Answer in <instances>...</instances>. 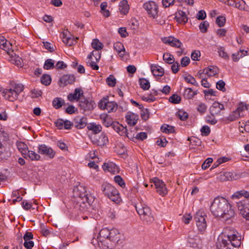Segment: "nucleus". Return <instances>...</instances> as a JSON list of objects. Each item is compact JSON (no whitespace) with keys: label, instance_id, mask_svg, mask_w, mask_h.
<instances>
[{"label":"nucleus","instance_id":"obj_1","mask_svg":"<svg viewBox=\"0 0 249 249\" xmlns=\"http://www.w3.org/2000/svg\"><path fill=\"white\" fill-rule=\"evenodd\" d=\"M210 210L215 216L225 221L231 220L235 215V211L228 200L222 196L216 197L212 203Z\"/></svg>","mask_w":249,"mask_h":249},{"label":"nucleus","instance_id":"obj_2","mask_svg":"<svg viewBox=\"0 0 249 249\" xmlns=\"http://www.w3.org/2000/svg\"><path fill=\"white\" fill-rule=\"evenodd\" d=\"M123 235L117 229L103 228L99 232L98 237L99 242L107 248L113 249L117 244L122 243Z\"/></svg>","mask_w":249,"mask_h":249},{"label":"nucleus","instance_id":"obj_3","mask_svg":"<svg viewBox=\"0 0 249 249\" xmlns=\"http://www.w3.org/2000/svg\"><path fill=\"white\" fill-rule=\"evenodd\" d=\"M23 89L24 86L22 84H11L9 89H4L2 93L5 99L13 102L18 99L19 94Z\"/></svg>","mask_w":249,"mask_h":249},{"label":"nucleus","instance_id":"obj_4","mask_svg":"<svg viewBox=\"0 0 249 249\" xmlns=\"http://www.w3.org/2000/svg\"><path fill=\"white\" fill-rule=\"evenodd\" d=\"M241 193L244 199L236 202L237 207L243 216L249 220V192L242 190Z\"/></svg>","mask_w":249,"mask_h":249},{"label":"nucleus","instance_id":"obj_5","mask_svg":"<svg viewBox=\"0 0 249 249\" xmlns=\"http://www.w3.org/2000/svg\"><path fill=\"white\" fill-rule=\"evenodd\" d=\"M104 194L111 201L117 203L120 201V196L118 191L109 183H105L102 185Z\"/></svg>","mask_w":249,"mask_h":249},{"label":"nucleus","instance_id":"obj_6","mask_svg":"<svg viewBox=\"0 0 249 249\" xmlns=\"http://www.w3.org/2000/svg\"><path fill=\"white\" fill-rule=\"evenodd\" d=\"M136 209L141 219L144 222L147 224H150L153 222L154 218L148 207L147 206H136Z\"/></svg>","mask_w":249,"mask_h":249},{"label":"nucleus","instance_id":"obj_7","mask_svg":"<svg viewBox=\"0 0 249 249\" xmlns=\"http://www.w3.org/2000/svg\"><path fill=\"white\" fill-rule=\"evenodd\" d=\"M7 138L8 134L2 130L1 126L0 125V161L11 156V152L6 150L2 144Z\"/></svg>","mask_w":249,"mask_h":249},{"label":"nucleus","instance_id":"obj_8","mask_svg":"<svg viewBox=\"0 0 249 249\" xmlns=\"http://www.w3.org/2000/svg\"><path fill=\"white\" fill-rule=\"evenodd\" d=\"M186 245L188 247L195 249H198L200 248L201 240L197 236L196 231L191 230L189 231L187 238Z\"/></svg>","mask_w":249,"mask_h":249},{"label":"nucleus","instance_id":"obj_9","mask_svg":"<svg viewBox=\"0 0 249 249\" xmlns=\"http://www.w3.org/2000/svg\"><path fill=\"white\" fill-rule=\"evenodd\" d=\"M98 107L101 109H106L108 112H111L117 109V104L114 102L109 101L108 97H105L99 101Z\"/></svg>","mask_w":249,"mask_h":249},{"label":"nucleus","instance_id":"obj_10","mask_svg":"<svg viewBox=\"0 0 249 249\" xmlns=\"http://www.w3.org/2000/svg\"><path fill=\"white\" fill-rule=\"evenodd\" d=\"M207 215L203 212L198 211L196 213L195 216V220L196 225L199 231H204L207 227V223L206 218Z\"/></svg>","mask_w":249,"mask_h":249},{"label":"nucleus","instance_id":"obj_11","mask_svg":"<svg viewBox=\"0 0 249 249\" xmlns=\"http://www.w3.org/2000/svg\"><path fill=\"white\" fill-rule=\"evenodd\" d=\"M143 8L146 10L150 17L156 18L158 16V6L156 2L150 1L143 4Z\"/></svg>","mask_w":249,"mask_h":249},{"label":"nucleus","instance_id":"obj_12","mask_svg":"<svg viewBox=\"0 0 249 249\" xmlns=\"http://www.w3.org/2000/svg\"><path fill=\"white\" fill-rule=\"evenodd\" d=\"M222 234L224 235L225 238L227 240H230L233 241L235 240H241V238L238 235L237 231L232 227H226L223 229Z\"/></svg>","mask_w":249,"mask_h":249},{"label":"nucleus","instance_id":"obj_13","mask_svg":"<svg viewBox=\"0 0 249 249\" xmlns=\"http://www.w3.org/2000/svg\"><path fill=\"white\" fill-rule=\"evenodd\" d=\"M241 244V242L240 240L231 241L229 239H223L219 249H234V248H239Z\"/></svg>","mask_w":249,"mask_h":249},{"label":"nucleus","instance_id":"obj_14","mask_svg":"<svg viewBox=\"0 0 249 249\" xmlns=\"http://www.w3.org/2000/svg\"><path fill=\"white\" fill-rule=\"evenodd\" d=\"M155 184L157 192L161 196H164L167 194V189L164 182L157 178H154L152 179Z\"/></svg>","mask_w":249,"mask_h":249},{"label":"nucleus","instance_id":"obj_15","mask_svg":"<svg viewBox=\"0 0 249 249\" xmlns=\"http://www.w3.org/2000/svg\"><path fill=\"white\" fill-rule=\"evenodd\" d=\"M73 125L77 129H83L88 123L87 118L85 116H77L73 119Z\"/></svg>","mask_w":249,"mask_h":249},{"label":"nucleus","instance_id":"obj_16","mask_svg":"<svg viewBox=\"0 0 249 249\" xmlns=\"http://www.w3.org/2000/svg\"><path fill=\"white\" fill-rule=\"evenodd\" d=\"M38 153L48 156L50 158H53L55 155V152L50 147L45 144L39 145L38 147Z\"/></svg>","mask_w":249,"mask_h":249},{"label":"nucleus","instance_id":"obj_17","mask_svg":"<svg viewBox=\"0 0 249 249\" xmlns=\"http://www.w3.org/2000/svg\"><path fill=\"white\" fill-rule=\"evenodd\" d=\"M224 106L223 104L217 102H215L210 108L211 115L213 116L219 114L221 111L224 109Z\"/></svg>","mask_w":249,"mask_h":249},{"label":"nucleus","instance_id":"obj_18","mask_svg":"<svg viewBox=\"0 0 249 249\" xmlns=\"http://www.w3.org/2000/svg\"><path fill=\"white\" fill-rule=\"evenodd\" d=\"M95 103L93 101H89L86 99L81 100L79 101V106L80 108L84 111H89L92 110L94 107Z\"/></svg>","mask_w":249,"mask_h":249},{"label":"nucleus","instance_id":"obj_19","mask_svg":"<svg viewBox=\"0 0 249 249\" xmlns=\"http://www.w3.org/2000/svg\"><path fill=\"white\" fill-rule=\"evenodd\" d=\"M162 41L165 44H168L172 47L180 48L182 43L177 38L173 37H164L162 39Z\"/></svg>","mask_w":249,"mask_h":249},{"label":"nucleus","instance_id":"obj_20","mask_svg":"<svg viewBox=\"0 0 249 249\" xmlns=\"http://www.w3.org/2000/svg\"><path fill=\"white\" fill-rule=\"evenodd\" d=\"M102 168L105 171H108L112 174H115L118 172V167L112 162L104 163Z\"/></svg>","mask_w":249,"mask_h":249},{"label":"nucleus","instance_id":"obj_21","mask_svg":"<svg viewBox=\"0 0 249 249\" xmlns=\"http://www.w3.org/2000/svg\"><path fill=\"white\" fill-rule=\"evenodd\" d=\"M175 19L180 24H184L188 21V18L186 13L183 11L179 10L176 13Z\"/></svg>","mask_w":249,"mask_h":249},{"label":"nucleus","instance_id":"obj_22","mask_svg":"<svg viewBox=\"0 0 249 249\" xmlns=\"http://www.w3.org/2000/svg\"><path fill=\"white\" fill-rule=\"evenodd\" d=\"M151 71L155 76H162L164 74V70L160 66L156 64H152L150 66Z\"/></svg>","mask_w":249,"mask_h":249},{"label":"nucleus","instance_id":"obj_23","mask_svg":"<svg viewBox=\"0 0 249 249\" xmlns=\"http://www.w3.org/2000/svg\"><path fill=\"white\" fill-rule=\"evenodd\" d=\"M83 94V91L79 88H76L74 90L73 93H70L68 96V99L69 101H72L74 100L78 101L81 96Z\"/></svg>","mask_w":249,"mask_h":249},{"label":"nucleus","instance_id":"obj_24","mask_svg":"<svg viewBox=\"0 0 249 249\" xmlns=\"http://www.w3.org/2000/svg\"><path fill=\"white\" fill-rule=\"evenodd\" d=\"M75 81V77L73 75H63L59 80L61 83L64 85L71 84Z\"/></svg>","mask_w":249,"mask_h":249},{"label":"nucleus","instance_id":"obj_25","mask_svg":"<svg viewBox=\"0 0 249 249\" xmlns=\"http://www.w3.org/2000/svg\"><path fill=\"white\" fill-rule=\"evenodd\" d=\"M11 45L10 43L8 42L4 36H0V48L1 49L6 51L9 53Z\"/></svg>","mask_w":249,"mask_h":249},{"label":"nucleus","instance_id":"obj_26","mask_svg":"<svg viewBox=\"0 0 249 249\" xmlns=\"http://www.w3.org/2000/svg\"><path fill=\"white\" fill-rule=\"evenodd\" d=\"M205 74H207L209 77L215 76L218 74V69L213 66H210L207 68H205Z\"/></svg>","mask_w":249,"mask_h":249},{"label":"nucleus","instance_id":"obj_27","mask_svg":"<svg viewBox=\"0 0 249 249\" xmlns=\"http://www.w3.org/2000/svg\"><path fill=\"white\" fill-rule=\"evenodd\" d=\"M129 5L127 1L126 0H122L119 4V10L121 13L123 14H126L129 10Z\"/></svg>","mask_w":249,"mask_h":249},{"label":"nucleus","instance_id":"obj_28","mask_svg":"<svg viewBox=\"0 0 249 249\" xmlns=\"http://www.w3.org/2000/svg\"><path fill=\"white\" fill-rule=\"evenodd\" d=\"M94 55V51H92L88 56V60L87 62V65L91 67L93 70H98L99 69V66L96 64L95 62H93L91 59L92 56Z\"/></svg>","mask_w":249,"mask_h":249},{"label":"nucleus","instance_id":"obj_29","mask_svg":"<svg viewBox=\"0 0 249 249\" xmlns=\"http://www.w3.org/2000/svg\"><path fill=\"white\" fill-rule=\"evenodd\" d=\"M25 158L31 160H38L40 159L39 155L36 153L35 151L28 150L26 154L23 156Z\"/></svg>","mask_w":249,"mask_h":249},{"label":"nucleus","instance_id":"obj_30","mask_svg":"<svg viewBox=\"0 0 249 249\" xmlns=\"http://www.w3.org/2000/svg\"><path fill=\"white\" fill-rule=\"evenodd\" d=\"M114 49L120 55V56H123L125 52V49L124 45L121 42H116L114 44Z\"/></svg>","mask_w":249,"mask_h":249},{"label":"nucleus","instance_id":"obj_31","mask_svg":"<svg viewBox=\"0 0 249 249\" xmlns=\"http://www.w3.org/2000/svg\"><path fill=\"white\" fill-rule=\"evenodd\" d=\"M17 146L19 151L23 156L26 154L28 150V148L25 143L22 142H17Z\"/></svg>","mask_w":249,"mask_h":249},{"label":"nucleus","instance_id":"obj_32","mask_svg":"<svg viewBox=\"0 0 249 249\" xmlns=\"http://www.w3.org/2000/svg\"><path fill=\"white\" fill-rule=\"evenodd\" d=\"M89 130L93 131L95 134L99 133L102 130V126L94 123L90 124L88 126Z\"/></svg>","mask_w":249,"mask_h":249},{"label":"nucleus","instance_id":"obj_33","mask_svg":"<svg viewBox=\"0 0 249 249\" xmlns=\"http://www.w3.org/2000/svg\"><path fill=\"white\" fill-rule=\"evenodd\" d=\"M91 46L96 51H99L102 49L103 44L98 39H93L91 43Z\"/></svg>","mask_w":249,"mask_h":249},{"label":"nucleus","instance_id":"obj_34","mask_svg":"<svg viewBox=\"0 0 249 249\" xmlns=\"http://www.w3.org/2000/svg\"><path fill=\"white\" fill-rule=\"evenodd\" d=\"M141 88L143 90H148L150 86L149 81L145 78H140L139 79Z\"/></svg>","mask_w":249,"mask_h":249},{"label":"nucleus","instance_id":"obj_35","mask_svg":"<svg viewBox=\"0 0 249 249\" xmlns=\"http://www.w3.org/2000/svg\"><path fill=\"white\" fill-rule=\"evenodd\" d=\"M234 179L233 173L230 172H227L220 176V179L222 181L232 180Z\"/></svg>","mask_w":249,"mask_h":249},{"label":"nucleus","instance_id":"obj_36","mask_svg":"<svg viewBox=\"0 0 249 249\" xmlns=\"http://www.w3.org/2000/svg\"><path fill=\"white\" fill-rule=\"evenodd\" d=\"M10 61L11 63L16 65H17L18 66H21L22 65L21 62L22 60L21 58L17 55L16 54H15L14 55L12 54Z\"/></svg>","mask_w":249,"mask_h":249},{"label":"nucleus","instance_id":"obj_37","mask_svg":"<svg viewBox=\"0 0 249 249\" xmlns=\"http://www.w3.org/2000/svg\"><path fill=\"white\" fill-rule=\"evenodd\" d=\"M41 82L42 84L45 85V86H48L50 85L51 81H52V78L50 75L45 74H43L40 79Z\"/></svg>","mask_w":249,"mask_h":249},{"label":"nucleus","instance_id":"obj_38","mask_svg":"<svg viewBox=\"0 0 249 249\" xmlns=\"http://www.w3.org/2000/svg\"><path fill=\"white\" fill-rule=\"evenodd\" d=\"M54 60L52 59H47L44 64L43 68L45 70H50L54 68Z\"/></svg>","mask_w":249,"mask_h":249},{"label":"nucleus","instance_id":"obj_39","mask_svg":"<svg viewBox=\"0 0 249 249\" xmlns=\"http://www.w3.org/2000/svg\"><path fill=\"white\" fill-rule=\"evenodd\" d=\"M239 117H241L240 116V113L237 111L236 109L235 110L231 112L229 115L227 117V119L230 121H233L238 119Z\"/></svg>","mask_w":249,"mask_h":249},{"label":"nucleus","instance_id":"obj_40","mask_svg":"<svg viewBox=\"0 0 249 249\" xmlns=\"http://www.w3.org/2000/svg\"><path fill=\"white\" fill-rule=\"evenodd\" d=\"M161 131L167 134L172 133L174 132V127L168 124H163L161 126Z\"/></svg>","mask_w":249,"mask_h":249},{"label":"nucleus","instance_id":"obj_41","mask_svg":"<svg viewBox=\"0 0 249 249\" xmlns=\"http://www.w3.org/2000/svg\"><path fill=\"white\" fill-rule=\"evenodd\" d=\"M163 59L164 61L168 63L172 64L174 62V57L173 55H171L169 53H165L163 55Z\"/></svg>","mask_w":249,"mask_h":249},{"label":"nucleus","instance_id":"obj_42","mask_svg":"<svg viewBox=\"0 0 249 249\" xmlns=\"http://www.w3.org/2000/svg\"><path fill=\"white\" fill-rule=\"evenodd\" d=\"M63 100L60 98H56L53 101V105L56 109L61 107L63 106Z\"/></svg>","mask_w":249,"mask_h":249},{"label":"nucleus","instance_id":"obj_43","mask_svg":"<svg viewBox=\"0 0 249 249\" xmlns=\"http://www.w3.org/2000/svg\"><path fill=\"white\" fill-rule=\"evenodd\" d=\"M106 82L110 87H113L116 84V79L113 75H110L106 79Z\"/></svg>","mask_w":249,"mask_h":249},{"label":"nucleus","instance_id":"obj_44","mask_svg":"<svg viewBox=\"0 0 249 249\" xmlns=\"http://www.w3.org/2000/svg\"><path fill=\"white\" fill-rule=\"evenodd\" d=\"M184 78L187 83L191 84L197 87L199 86V85L198 83L196 82L195 78L191 75H188V76H184Z\"/></svg>","mask_w":249,"mask_h":249},{"label":"nucleus","instance_id":"obj_45","mask_svg":"<svg viewBox=\"0 0 249 249\" xmlns=\"http://www.w3.org/2000/svg\"><path fill=\"white\" fill-rule=\"evenodd\" d=\"M218 53L219 55L225 60H229V56L227 53L225 52L224 48L221 47L218 49Z\"/></svg>","mask_w":249,"mask_h":249},{"label":"nucleus","instance_id":"obj_46","mask_svg":"<svg viewBox=\"0 0 249 249\" xmlns=\"http://www.w3.org/2000/svg\"><path fill=\"white\" fill-rule=\"evenodd\" d=\"M247 109V106L246 105H244L243 103H241L239 105L236 110L240 113V116L241 117L244 116V112Z\"/></svg>","mask_w":249,"mask_h":249},{"label":"nucleus","instance_id":"obj_47","mask_svg":"<svg viewBox=\"0 0 249 249\" xmlns=\"http://www.w3.org/2000/svg\"><path fill=\"white\" fill-rule=\"evenodd\" d=\"M197 94L196 91H194L191 88H187L185 89L184 95L188 99H191Z\"/></svg>","mask_w":249,"mask_h":249},{"label":"nucleus","instance_id":"obj_48","mask_svg":"<svg viewBox=\"0 0 249 249\" xmlns=\"http://www.w3.org/2000/svg\"><path fill=\"white\" fill-rule=\"evenodd\" d=\"M240 52L241 54L239 55V53H233L232 55V57L233 61L236 62L239 60V59L242 57L243 56L246 55L247 53V51H245L244 50H240Z\"/></svg>","mask_w":249,"mask_h":249},{"label":"nucleus","instance_id":"obj_49","mask_svg":"<svg viewBox=\"0 0 249 249\" xmlns=\"http://www.w3.org/2000/svg\"><path fill=\"white\" fill-rule=\"evenodd\" d=\"M108 142L107 136L104 133H102L98 140V143L100 145H104Z\"/></svg>","mask_w":249,"mask_h":249},{"label":"nucleus","instance_id":"obj_50","mask_svg":"<svg viewBox=\"0 0 249 249\" xmlns=\"http://www.w3.org/2000/svg\"><path fill=\"white\" fill-rule=\"evenodd\" d=\"M114 181L117 183L122 188H124L125 187V183L123 178L120 176H116L114 178Z\"/></svg>","mask_w":249,"mask_h":249},{"label":"nucleus","instance_id":"obj_51","mask_svg":"<svg viewBox=\"0 0 249 249\" xmlns=\"http://www.w3.org/2000/svg\"><path fill=\"white\" fill-rule=\"evenodd\" d=\"M107 6V4L106 2H103L100 5L101 12L106 17L109 16V11L106 9Z\"/></svg>","mask_w":249,"mask_h":249},{"label":"nucleus","instance_id":"obj_52","mask_svg":"<svg viewBox=\"0 0 249 249\" xmlns=\"http://www.w3.org/2000/svg\"><path fill=\"white\" fill-rule=\"evenodd\" d=\"M169 101L173 104H179L181 101V98L176 94H173L169 99Z\"/></svg>","mask_w":249,"mask_h":249},{"label":"nucleus","instance_id":"obj_53","mask_svg":"<svg viewBox=\"0 0 249 249\" xmlns=\"http://www.w3.org/2000/svg\"><path fill=\"white\" fill-rule=\"evenodd\" d=\"M125 118L127 124L130 126H134L136 124L137 120L135 119L133 116L126 115Z\"/></svg>","mask_w":249,"mask_h":249},{"label":"nucleus","instance_id":"obj_54","mask_svg":"<svg viewBox=\"0 0 249 249\" xmlns=\"http://www.w3.org/2000/svg\"><path fill=\"white\" fill-rule=\"evenodd\" d=\"M141 116L142 120L146 121L149 117V113L148 110L147 108H141Z\"/></svg>","mask_w":249,"mask_h":249},{"label":"nucleus","instance_id":"obj_55","mask_svg":"<svg viewBox=\"0 0 249 249\" xmlns=\"http://www.w3.org/2000/svg\"><path fill=\"white\" fill-rule=\"evenodd\" d=\"M234 7L238 8L241 10H245L247 6L244 0H241L237 1L236 6H235Z\"/></svg>","mask_w":249,"mask_h":249},{"label":"nucleus","instance_id":"obj_56","mask_svg":"<svg viewBox=\"0 0 249 249\" xmlns=\"http://www.w3.org/2000/svg\"><path fill=\"white\" fill-rule=\"evenodd\" d=\"M209 26V22L204 21L201 22L199 25V29L202 33H206L207 31V28Z\"/></svg>","mask_w":249,"mask_h":249},{"label":"nucleus","instance_id":"obj_57","mask_svg":"<svg viewBox=\"0 0 249 249\" xmlns=\"http://www.w3.org/2000/svg\"><path fill=\"white\" fill-rule=\"evenodd\" d=\"M107 214L111 219H114L116 217L117 212L114 208H109Z\"/></svg>","mask_w":249,"mask_h":249},{"label":"nucleus","instance_id":"obj_58","mask_svg":"<svg viewBox=\"0 0 249 249\" xmlns=\"http://www.w3.org/2000/svg\"><path fill=\"white\" fill-rule=\"evenodd\" d=\"M226 18L223 16H219L216 19V23L219 27H223L225 23Z\"/></svg>","mask_w":249,"mask_h":249},{"label":"nucleus","instance_id":"obj_59","mask_svg":"<svg viewBox=\"0 0 249 249\" xmlns=\"http://www.w3.org/2000/svg\"><path fill=\"white\" fill-rule=\"evenodd\" d=\"M225 83L222 80L218 81L216 83V88L222 91H226Z\"/></svg>","mask_w":249,"mask_h":249},{"label":"nucleus","instance_id":"obj_60","mask_svg":"<svg viewBox=\"0 0 249 249\" xmlns=\"http://www.w3.org/2000/svg\"><path fill=\"white\" fill-rule=\"evenodd\" d=\"M200 56V52L199 51L196 50L193 51L191 53V58L194 61H198V58Z\"/></svg>","mask_w":249,"mask_h":249},{"label":"nucleus","instance_id":"obj_61","mask_svg":"<svg viewBox=\"0 0 249 249\" xmlns=\"http://www.w3.org/2000/svg\"><path fill=\"white\" fill-rule=\"evenodd\" d=\"M203 136H207L209 135L211 132L210 127L207 125H204L202 127L200 130Z\"/></svg>","mask_w":249,"mask_h":249},{"label":"nucleus","instance_id":"obj_62","mask_svg":"<svg viewBox=\"0 0 249 249\" xmlns=\"http://www.w3.org/2000/svg\"><path fill=\"white\" fill-rule=\"evenodd\" d=\"M206 122L208 123L213 125L217 123V121L214 118V116H213L212 115H209L206 117Z\"/></svg>","mask_w":249,"mask_h":249},{"label":"nucleus","instance_id":"obj_63","mask_svg":"<svg viewBox=\"0 0 249 249\" xmlns=\"http://www.w3.org/2000/svg\"><path fill=\"white\" fill-rule=\"evenodd\" d=\"M64 120L62 119H58L54 122L55 126L59 129L63 128Z\"/></svg>","mask_w":249,"mask_h":249},{"label":"nucleus","instance_id":"obj_64","mask_svg":"<svg viewBox=\"0 0 249 249\" xmlns=\"http://www.w3.org/2000/svg\"><path fill=\"white\" fill-rule=\"evenodd\" d=\"M177 115L179 118V119L182 121L186 120L188 117V115L187 112L181 111H178Z\"/></svg>","mask_w":249,"mask_h":249}]
</instances>
